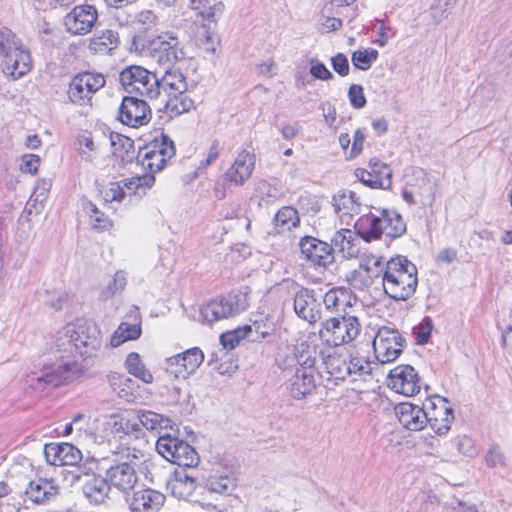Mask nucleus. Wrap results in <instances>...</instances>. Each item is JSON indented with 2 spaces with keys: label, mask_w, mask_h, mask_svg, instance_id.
<instances>
[{
  "label": "nucleus",
  "mask_w": 512,
  "mask_h": 512,
  "mask_svg": "<svg viewBox=\"0 0 512 512\" xmlns=\"http://www.w3.org/2000/svg\"><path fill=\"white\" fill-rule=\"evenodd\" d=\"M75 330L71 323L67 324L58 331L55 339V347L59 352H63L66 356H61L53 364L45 367L41 374L32 375L29 379L30 385L35 389H44L47 386L57 387L67 381L72 380L78 373V364L70 358L76 353L74 346Z\"/></svg>",
  "instance_id": "obj_1"
},
{
  "label": "nucleus",
  "mask_w": 512,
  "mask_h": 512,
  "mask_svg": "<svg viewBox=\"0 0 512 512\" xmlns=\"http://www.w3.org/2000/svg\"><path fill=\"white\" fill-rule=\"evenodd\" d=\"M382 275L386 295L396 301L413 296L418 285L417 267L404 256L391 258L386 262Z\"/></svg>",
  "instance_id": "obj_2"
},
{
  "label": "nucleus",
  "mask_w": 512,
  "mask_h": 512,
  "mask_svg": "<svg viewBox=\"0 0 512 512\" xmlns=\"http://www.w3.org/2000/svg\"><path fill=\"white\" fill-rule=\"evenodd\" d=\"M0 56H3V73L13 80L23 77L32 68L30 52L8 28L0 29Z\"/></svg>",
  "instance_id": "obj_3"
},
{
  "label": "nucleus",
  "mask_w": 512,
  "mask_h": 512,
  "mask_svg": "<svg viewBox=\"0 0 512 512\" xmlns=\"http://www.w3.org/2000/svg\"><path fill=\"white\" fill-rule=\"evenodd\" d=\"M378 212L364 215L356 222L355 228L362 239L369 242L379 239L382 234L397 238L406 231V223L398 212L388 209Z\"/></svg>",
  "instance_id": "obj_4"
},
{
  "label": "nucleus",
  "mask_w": 512,
  "mask_h": 512,
  "mask_svg": "<svg viewBox=\"0 0 512 512\" xmlns=\"http://www.w3.org/2000/svg\"><path fill=\"white\" fill-rule=\"evenodd\" d=\"M160 99L167 111L174 115L189 112L194 108V101L186 94L188 83L178 69H168L159 78Z\"/></svg>",
  "instance_id": "obj_5"
},
{
  "label": "nucleus",
  "mask_w": 512,
  "mask_h": 512,
  "mask_svg": "<svg viewBox=\"0 0 512 512\" xmlns=\"http://www.w3.org/2000/svg\"><path fill=\"white\" fill-rule=\"evenodd\" d=\"M136 43H139L143 50L149 52L151 57L163 66H172L185 57L183 45L177 34L172 31H164L143 39L138 38Z\"/></svg>",
  "instance_id": "obj_6"
},
{
  "label": "nucleus",
  "mask_w": 512,
  "mask_h": 512,
  "mask_svg": "<svg viewBox=\"0 0 512 512\" xmlns=\"http://www.w3.org/2000/svg\"><path fill=\"white\" fill-rule=\"evenodd\" d=\"M119 80L129 94H137L151 101L160 99L159 77L142 66L125 68Z\"/></svg>",
  "instance_id": "obj_7"
},
{
  "label": "nucleus",
  "mask_w": 512,
  "mask_h": 512,
  "mask_svg": "<svg viewBox=\"0 0 512 512\" xmlns=\"http://www.w3.org/2000/svg\"><path fill=\"white\" fill-rule=\"evenodd\" d=\"M361 331V324L356 316L342 315L330 317L321 324L319 337L329 346H339L353 341Z\"/></svg>",
  "instance_id": "obj_8"
},
{
  "label": "nucleus",
  "mask_w": 512,
  "mask_h": 512,
  "mask_svg": "<svg viewBox=\"0 0 512 512\" xmlns=\"http://www.w3.org/2000/svg\"><path fill=\"white\" fill-rule=\"evenodd\" d=\"M96 459H87L83 465L79 467L80 474L76 478L82 482V490L86 498L95 504L105 501L110 492V485L107 477L96 475L94 469L98 467Z\"/></svg>",
  "instance_id": "obj_9"
},
{
  "label": "nucleus",
  "mask_w": 512,
  "mask_h": 512,
  "mask_svg": "<svg viewBox=\"0 0 512 512\" xmlns=\"http://www.w3.org/2000/svg\"><path fill=\"white\" fill-rule=\"evenodd\" d=\"M254 167L255 155L247 150H242L222 175V189L216 188V195L223 198L227 189L233 186H243L250 179Z\"/></svg>",
  "instance_id": "obj_10"
},
{
  "label": "nucleus",
  "mask_w": 512,
  "mask_h": 512,
  "mask_svg": "<svg viewBox=\"0 0 512 512\" xmlns=\"http://www.w3.org/2000/svg\"><path fill=\"white\" fill-rule=\"evenodd\" d=\"M175 155V146L173 141L166 135L162 134L160 138H156L152 143L146 146L144 153H140L138 161L144 170H148V174L162 170L166 162Z\"/></svg>",
  "instance_id": "obj_11"
},
{
  "label": "nucleus",
  "mask_w": 512,
  "mask_h": 512,
  "mask_svg": "<svg viewBox=\"0 0 512 512\" xmlns=\"http://www.w3.org/2000/svg\"><path fill=\"white\" fill-rule=\"evenodd\" d=\"M247 307L246 297L243 294H229L226 297L215 299L201 308L203 321L213 323L234 317Z\"/></svg>",
  "instance_id": "obj_12"
},
{
  "label": "nucleus",
  "mask_w": 512,
  "mask_h": 512,
  "mask_svg": "<svg viewBox=\"0 0 512 512\" xmlns=\"http://www.w3.org/2000/svg\"><path fill=\"white\" fill-rule=\"evenodd\" d=\"M101 73L83 72L77 74L69 86V99L80 106L91 105L93 95L105 86Z\"/></svg>",
  "instance_id": "obj_13"
},
{
  "label": "nucleus",
  "mask_w": 512,
  "mask_h": 512,
  "mask_svg": "<svg viewBox=\"0 0 512 512\" xmlns=\"http://www.w3.org/2000/svg\"><path fill=\"white\" fill-rule=\"evenodd\" d=\"M405 346V339L400 332L386 326L379 328L373 340L377 360L381 363L395 361Z\"/></svg>",
  "instance_id": "obj_14"
},
{
  "label": "nucleus",
  "mask_w": 512,
  "mask_h": 512,
  "mask_svg": "<svg viewBox=\"0 0 512 512\" xmlns=\"http://www.w3.org/2000/svg\"><path fill=\"white\" fill-rule=\"evenodd\" d=\"M118 119L134 128L146 125L151 120V109L146 100L134 96L122 99L118 110Z\"/></svg>",
  "instance_id": "obj_15"
},
{
  "label": "nucleus",
  "mask_w": 512,
  "mask_h": 512,
  "mask_svg": "<svg viewBox=\"0 0 512 512\" xmlns=\"http://www.w3.org/2000/svg\"><path fill=\"white\" fill-rule=\"evenodd\" d=\"M387 385L404 396H413L421 388L420 377L410 365H398L393 368L388 375Z\"/></svg>",
  "instance_id": "obj_16"
},
{
  "label": "nucleus",
  "mask_w": 512,
  "mask_h": 512,
  "mask_svg": "<svg viewBox=\"0 0 512 512\" xmlns=\"http://www.w3.org/2000/svg\"><path fill=\"white\" fill-rule=\"evenodd\" d=\"M74 328V346L80 356H90L101 344L99 331L94 323L86 319H76L71 323Z\"/></svg>",
  "instance_id": "obj_17"
},
{
  "label": "nucleus",
  "mask_w": 512,
  "mask_h": 512,
  "mask_svg": "<svg viewBox=\"0 0 512 512\" xmlns=\"http://www.w3.org/2000/svg\"><path fill=\"white\" fill-rule=\"evenodd\" d=\"M427 405L430 407V410L426 407L427 424L438 435L446 434L454 420L453 410L448 406L447 399L441 396H434L428 400Z\"/></svg>",
  "instance_id": "obj_18"
},
{
  "label": "nucleus",
  "mask_w": 512,
  "mask_h": 512,
  "mask_svg": "<svg viewBox=\"0 0 512 512\" xmlns=\"http://www.w3.org/2000/svg\"><path fill=\"white\" fill-rule=\"evenodd\" d=\"M97 18L98 13L94 6L78 5L64 17V25L66 30L73 35H85L92 30Z\"/></svg>",
  "instance_id": "obj_19"
},
{
  "label": "nucleus",
  "mask_w": 512,
  "mask_h": 512,
  "mask_svg": "<svg viewBox=\"0 0 512 512\" xmlns=\"http://www.w3.org/2000/svg\"><path fill=\"white\" fill-rule=\"evenodd\" d=\"M204 360V354L198 347L186 350L167 359L166 370L176 378H187L194 373Z\"/></svg>",
  "instance_id": "obj_20"
},
{
  "label": "nucleus",
  "mask_w": 512,
  "mask_h": 512,
  "mask_svg": "<svg viewBox=\"0 0 512 512\" xmlns=\"http://www.w3.org/2000/svg\"><path fill=\"white\" fill-rule=\"evenodd\" d=\"M301 253L314 266L326 268L334 262L333 248L317 238L306 236L299 243Z\"/></svg>",
  "instance_id": "obj_21"
},
{
  "label": "nucleus",
  "mask_w": 512,
  "mask_h": 512,
  "mask_svg": "<svg viewBox=\"0 0 512 512\" xmlns=\"http://www.w3.org/2000/svg\"><path fill=\"white\" fill-rule=\"evenodd\" d=\"M110 487L128 492L137 484L139 477L135 465L127 462L116 463L106 469L105 473Z\"/></svg>",
  "instance_id": "obj_22"
},
{
  "label": "nucleus",
  "mask_w": 512,
  "mask_h": 512,
  "mask_svg": "<svg viewBox=\"0 0 512 512\" xmlns=\"http://www.w3.org/2000/svg\"><path fill=\"white\" fill-rule=\"evenodd\" d=\"M293 307L296 315L310 324L321 319L320 303L313 290L300 288L294 295Z\"/></svg>",
  "instance_id": "obj_23"
},
{
  "label": "nucleus",
  "mask_w": 512,
  "mask_h": 512,
  "mask_svg": "<svg viewBox=\"0 0 512 512\" xmlns=\"http://www.w3.org/2000/svg\"><path fill=\"white\" fill-rule=\"evenodd\" d=\"M46 461L54 466H74L82 460L81 451L69 443H50L44 446Z\"/></svg>",
  "instance_id": "obj_24"
},
{
  "label": "nucleus",
  "mask_w": 512,
  "mask_h": 512,
  "mask_svg": "<svg viewBox=\"0 0 512 512\" xmlns=\"http://www.w3.org/2000/svg\"><path fill=\"white\" fill-rule=\"evenodd\" d=\"M395 415L399 423L409 431H420L427 425L426 406L402 402L395 406Z\"/></svg>",
  "instance_id": "obj_25"
},
{
  "label": "nucleus",
  "mask_w": 512,
  "mask_h": 512,
  "mask_svg": "<svg viewBox=\"0 0 512 512\" xmlns=\"http://www.w3.org/2000/svg\"><path fill=\"white\" fill-rule=\"evenodd\" d=\"M164 502L165 495L150 488L134 492L128 501L132 512H158Z\"/></svg>",
  "instance_id": "obj_26"
},
{
  "label": "nucleus",
  "mask_w": 512,
  "mask_h": 512,
  "mask_svg": "<svg viewBox=\"0 0 512 512\" xmlns=\"http://www.w3.org/2000/svg\"><path fill=\"white\" fill-rule=\"evenodd\" d=\"M315 389L314 370L296 369L289 380L290 395L297 400L305 398Z\"/></svg>",
  "instance_id": "obj_27"
},
{
  "label": "nucleus",
  "mask_w": 512,
  "mask_h": 512,
  "mask_svg": "<svg viewBox=\"0 0 512 512\" xmlns=\"http://www.w3.org/2000/svg\"><path fill=\"white\" fill-rule=\"evenodd\" d=\"M190 8L202 17L203 25L217 23L225 10L222 0H190Z\"/></svg>",
  "instance_id": "obj_28"
},
{
  "label": "nucleus",
  "mask_w": 512,
  "mask_h": 512,
  "mask_svg": "<svg viewBox=\"0 0 512 512\" xmlns=\"http://www.w3.org/2000/svg\"><path fill=\"white\" fill-rule=\"evenodd\" d=\"M58 486L53 480L39 478L29 483L25 494L29 500L40 504L51 500L58 494Z\"/></svg>",
  "instance_id": "obj_29"
},
{
  "label": "nucleus",
  "mask_w": 512,
  "mask_h": 512,
  "mask_svg": "<svg viewBox=\"0 0 512 512\" xmlns=\"http://www.w3.org/2000/svg\"><path fill=\"white\" fill-rule=\"evenodd\" d=\"M357 237L355 233L349 229H341L337 231L331 238V246L333 252L338 250L342 257L350 259L358 255Z\"/></svg>",
  "instance_id": "obj_30"
},
{
  "label": "nucleus",
  "mask_w": 512,
  "mask_h": 512,
  "mask_svg": "<svg viewBox=\"0 0 512 512\" xmlns=\"http://www.w3.org/2000/svg\"><path fill=\"white\" fill-rule=\"evenodd\" d=\"M169 487L174 497L186 500L195 492L197 487L196 478L185 470H177L174 473V478L169 483Z\"/></svg>",
  "instance_id": "obj_31"
},
{
  "label": "nucleus",
  "mask_w": 512,
  "mask_h": 512,
  "mask_svg": "<svg viewBox=\"0 0 512 512\" xmlns=\"http://www.w3.org/2000/svg\"><path fill=\"white\" fill-rule=\"evenodd\" d=\"M119 44L118 33L111 29L97 32L89 43V49L95 54H108Z\"/></svg>",
  "instance_id": "obj_32"
},
{
  "label": "nucleus",
  "mask_w": 512,
  "mask_h": 512,
  "mask_svg": "<svg viewBox=\"0 0 512 512\" xmlns=\"http://www.w3.org/2000/svg\"><path fill=\"white\" fill-rule=\"evenodd\" d=\"M333 207L341 216H353L358 214L360 204L352 191H339L333 196Z\"/></svg>",
  "instance_id": "obj_33"
},
{
  "label": "nucleus",
  "mask_w": 512,
  "mask_h": 512,
  "mask_svg": "<svg viewBox=\"0 0 512 512\" xmlns=\"http://www.w3.org/2000/svg\"><path fill=\"white\" fill-rule=\"evenodd\" d=\"M348 363L345 357L336 352L323 357L326 372L336 380H344L348 377L349 372H351Z\"/></svg>",
  "instance_id": "obj_34"
},
{
  "label": "nucleus",
  "mask_w": 512,
  "mask_h": 512,
  "mask_svg": "<svg viewBox=\"0 0 512 512\" xmlns=\"http://www.w3.org/2000/svg\"><path fill=\"white\" fill-rule=\"evenodd\" d=\"M235 487V478L230 474L214 472L205 481V488L214 493L230 494Z\"/></svg>",
  "instance_id": "obj_35"
},
{
  "label": "nucleus",
  "mask_w": 512,
  "mask_h": 512,
  "mask_svg": "<svg viewBox=\"0 0 512 512\" xmlns=\"http://www.w3.org/2000/svg\"><path fill=\"white\" fill-rule=\"evenodd\" d=\"M296 352L298 366L296 369L313 370L316 362L317 347L307 340H302L293 346Z\"/></svg>",
  "instance_id": "obj_36"
},
{
  "label": "nucleus",
  "mask_w": 512,
  "mask_h": 512,
  "mask_svg": "<svg viewBox=\"0 0 512 512\" xmlns=\"http://www.w3.org/2000/svg\"><path fill=\"white\" fill-rule=\"evenodd\" d=\"M273 222L277 233H285L298 226L300 218L296 209L284 206L278 210Z\"/></svg>",
  "instance_id": "obj_37"
},
{
  "label": "nucleus",
  "mask_w": 512,
  "mask_h": 512,
  "mask_svg": "<svg viewBox=\"0 0 512 512\" xmlns=\"http://www.w3.org/2000/svg\"><path fill=\"white\" fill-rule=\"evenodd\" d=\"M369 168L375 180H368L374 185H378L380 189H389L392 184V170L390 167L377 158L369 161Z\"/></svg>",
  "instance_id": "obj_38"
},
{
  "label": "nucleus",
  "mask_w": 512,
  "mask_h": 512,
  "mask_svg": "<svg viewBox=\"0 0 512 512\" xmlns=\"http://www.w3.org/2000/svg\"><path fill=\"white\" fill-rule=\"evenodd\" d=\"M349 372L348 376L351 377L352 381L363 380L367 381L371 378L372 374V363L364 357H351L348 363Z\"/></svg>",
  "instance_id": "obj_39"
},
{
  "label": "nucleus",
  "mask_w": 512,
  "mask_h": 512,
  "mask_svg": "<svg viewBox=\"0 0 512 512\" xmlns=\"http://www.w3.org/2000/svg\"><path fill=\"white\" fill-rule=\"evenodd\" d=\"M136 419L147 430H159L170 426V419L150 410L137 411Z\"/></svg>",
  "instance_id": "obj_40"
},
{
  "label": "nucleus",
  "mask_w": 512,
  "mask_h": 512,
  "mask_svg": "<svg viewBox=\"0 0 512 512\" xmlns=\"http://www.w3.org/2000/svg\"><path fill=\"white\" fill-rule=\"evenodd\" d=\"M171 463L182 467H195L199 463V456L191 445L181 439L178 451Z\"/></svg>",
  "instance_id": "obj_41"
},
{
  "label": "nucleus",
  "mask_w": 512,
  "mask_h": 512,
  "mask_svg": "<svg viewBox=\"0 0 512 512\" xmlns=\"http://www.w3.org/2000/svg\"><path fill=\"white\" fill-rule=\"evenodd\" d=\"M125 365L130 374L141 379L143 382L151 383L153 381L152 373L145 368L138 353L131 352L128 354Z\"/></svg>",
  "instance_id": "obj_42"
},
{
  "label": "nucleus",
  "mask_w": 512,
  "mask_h": 512,
  "mask_svg": "<svg viewBox=\"0 0 512 512\" xmlns=\"http://www.w3.org/2000/svg\"><path fill=\"white\" fill-rule=\"evenodd\" d=\"M141 335L139 324L121 323L111 337V345L118 347L128 340H135Z\"/></svg>",
  "instance_id": "obj_43"
},
{
  "label": "nucleus",
  "mask_w": 512,
  "mask_h": 512,
  "mask_svg": "<svg viewBox=\"0 0 512 512\" xmlns=\"http://www.w3.org/2000/svg\"><path fill=\"white\" fill-rule=\"evenodd\" d=\"M155 182V177L152 174H144L141 176L126 179L123 182L124 190L126 189L130 194L138 196L144 195L146 190L151 188Z\"/></svg>",
  "instance_id": "obj_44"
},
{
  "label": "nucleus",
  "mask_w": 512,
  "mask_h": 512,
  "mask_svg": "<svg viewBox=\"0 0 512 512\" xmlns=\"http://www.w3.org/2000/svg\"><path fill=\"white\" fill-rule=\"evenodd\" d=\"M180 442L181 439L178 437L166 433L158 438L156 450L163 458L171 462L175 458Z\"/></svg>",
  "instance_id": "obj_45"
},
{
  "label": "nucleus",
  "mask_w": 512,
  "mask_h": 512,
  "mask_svg": "<svg viewBox=\"0 0 512 512\" xmlns=\"http://www.w3.org/2000/svg\"><path fill=\"white\" fill-rule=\"evenodd\" d=\"M79 155L86 162H93L99 155L98 147L94 144L90 133L84 134L78 138Z\"/></svg>",
  "instance_id": "obj_46"
},
{
  "label": "nucleus",
  "mask_w": 512,
  "mask_h": 512,
  "mask_svg": "<svg viewBox=\"0 0 512 512\" xmlns=\"http://www.w3.org/2000/svg\"><path fill=\"white\" fill-rule=\"evenodd\" d=\"M378 51L373 48L357 50L352 53V63L360 70H368L373 62L377 60Z\"/></svg>",
  "instance_id": "obj_47"
},
{
  "label": "nucleus",
  "mask_w": 512,
  "mask_h": 512,
  "mask_svg": "<svg viewBox=\"0 0 512 512\" xmlns=\"http://www.w3.org/2000/svg\"><path fill=\"white\" fill-rule=\"evenodd\" d=\"M127 285L126 272L119 270L114 274L112 281L109 283L107 288L101 292V298L107 300L114 295L122 292Z\"/></svg>",
  "instance_id": "obj_48"
},
{
  "label": "nucleus",
  "mask_w": 512,
  "mask_h": 512,
  "mask_svg": "<svg viewBox=\"0 0 512 512\" xmlns=\"http://www.w3.org/2000/svg\"><path fill=\"white\" fill-rule=\"evenodd\" d=\"M252 332V327L238 328L233 331H228L220 336V342L226 349H234L242 339L247 335V332Z\"/></svg>",
  "instance_id": "obj_49"
},
{
  "label": "nucleus",
  "mask_w": 512,
  "mask_h": 512,
  "mask_svg": "<svg viewBox=\"0 0 512 512\" xmlns=\"http://www.w3.org/2000/svg\"><path fill=\"white\" fill-rule=\"evenodd\" d=\"M277 365L285 370L298 366L296 352L293 350V346H285L279 349L276 356Z\"/></svg>",
  "instance_id": "obj_50"
},
{
  "label": "nucleus",
  "mask_w": 512,
  "mask_h": 512,
  "mask_svg": "<svg viewBox=\"0 0 512 512\" xmlns=\"http://www.w3.org/2000/svg\"><path fill=\"white\" fill-rule=\"evenodd\" d=\"M89 214L91 224L96 229H106L110 225L108 217L101 212L95 204L88 202L85 206Z\"/></svg>",
  "instance_id": "obj_51"
},
{
  "label": "nucleus",
  "mask_w": 512,
  "mask_h": 512,
  "mask_svg": "<svg viewBox=\"0 0 512 512\" xmlns=\"http://www.w3.org/2000/svg\"><path fill=\"white\" fill-rule=\"evenodd\" d=\"M112 419V429L115 433L128 434L130 432H138L140 430L136 421H132L126 417L113 415Z\"/></svg>",
  "instance_id": "obj_52"
},
{
  "label": "nucleus",
  "mask_w": 512,
  "mask_h": 512,
  "mask_svg": "<svg viewBox=\"0 0 512 512\" xmlns=\"http://www.w3.org/2000/svg\"><path fill=\"white\" fill-rule=\"evenodd\" d=\"M111 146L113 147V154L123 158L121 153L122 150L128 152L133 147V142L130 138L122 136L120 134H111L110 136Z\"/></svg>",
  "instance_id": "obj_53"
},
{
  "label": "nucleus",
  "mask_w": 512,
  "mask_h": 512,
  "mask_svg": "<svg viewBox=\"0 0 512 512\" xmlns=\"http://www.w3.org/2000/svg\"><path fill=\"white\" fill-rule=\"evenodd\" d=\"M51 181L48 179H41L37 182L35 189L31 195L30 201L35 203H43L50 192Z\"/></svg>",
  "instance_id": "obj_54"
},
{
  "label": "nucleus",
  "mask_w": 512,
  "mask_h": 512,
  "mask_svg": "<svg viewBox=\"0 0 512 512\" xmlns=\"http://www.w3.org/2000/svg\"><path fill=\"white\" fill-rule=\"evenodd\" d=\"M340 295L343 296V292H339L337 290H329L323 298V303L327 311L330 312H339L340 307L343 305V301L340 298Z\"/></svg>",
  "instance_id": "obj_55"
},
{
  "label": "nucleus",
  "mask_w": 512,
  "mask_h": 512,
  "mask_svg": "<svg viewBox=\"0 0 512 512\" xmlns=\"http://www.w3.org/2000/svg\"><path fill=\"white\" fill-rule=\"evenodd\" d=\"M348 98L351 105L356 109H361L366 105V98L361 85L352 84L348 90Z\"/></svg>",
  "instance_id": "obj_56"
},
{
  "label": "nucleus",
  "mask_w": 512,
  "mask_h": 512,
  "mask_svg": "<svg viewBox=\"0 0 512 512\" xmlns=\"http://www.w3.org/2000/svg\"><path fill=\"white\" fill-rule=\"evenodd\" d=\"M74 430L79 439L92 438V434L88 431L89 420L84 414H77L73 420Z\"/></svg>",
  "instance_id": "obj_57"
},
{
  "label": "nucleus",
  "mask_w": 512,
  "mask_h": 512,
  "mask_svg": "<svg viewBox=\"0 0 512 512\" xmlns=\"http://www.w3.org/2000/svg\"><path fill=\"white\" fill-rule=\"evenodd\" d=\"M251 327L252 330L254 329L255 333L259 335L258 338L261 339L271 336L275 331L274 323L268 318L255 320Z\"/></svg>",
  "instance_id": "obj_58"
},
{
  "label": "nucleus",
  "mask_w": 512,
  "mask_h": 512,
  "mask_svg": "<svg viewBox=\"0 0 512 512\" xmlns=\"http://www.w3.org/2000/svg\"><path fill=\"white\" fill-rule=\"evenodd\" d=\"M255 191L259 194L261 201L268 202V199H275L278 196V190L265 180L256 183Z\"/></svg>",
  "instance_id": "obj_59"
},
{
  "label": "nucleus",
  "mask_w": 512,
  "mask_h": 512,
  "mask_svg": "<svg viewBox=\"0 0 512 512\" xmlns=\"http://www.w3.org/2000/svg\"><path fill=\"white\" fill-rule=\"evenodd\" d=\"M485 462L489 467L505 466V456L497 445H493L485 456Z\"/></svg>",
  "instance_id": "obj_60"
},
{
  "label": "nucleus",
  "mask_w": 512,
  "mask_h": 512,
  "mask_svg": "<svg viewBox=\"0 0 512 512\" xmlns=\"http://www.w3.org/2000/svg\"><path fill=\"white\" fill-rule=\"evenodd\" d=\"M310 73L313 77L324 81L333 78V74L327 69V67L317 60H311Z\"/></svg>",
  "instance_id": "obj_61"
},
{
  "label": "nucleus",
  "mask_w": 512,
  "mask_h": 512,
  "mask_svg": "<svg viewBox=\"0 0 512 512\" xmlns=\"http://www.w3.org/2000/svg\"><path fill=\"white\" fill-rule=\"evenodd\" d=\"M332 67L335 72H337L340 76H346L349 73V62L347 57L338 53L336 56L331 59Z\"/></svg>",
  "instance_id": "obj_62"
},
{
  "label": "nucleus",
  "mask_w": 512,
  "mask_h": 512,
  "mask_svg": "<svg viewBox=\"0 0 512 512\" xmlns=\"http://www.w3.org/2000/svg\"><path fill=\"white\" fill-rule=\"evenodd\" d=\"M457 448L461 454L469 456V457H472L476 454V448L474 445V441L466 435L461 436L458 439Z\"/></svg>",
  "instance_id": "obj_63"
},
{
  "label": "nucleus",
  "mask_w": 512,
  "mask_h": 512,
  "mask_svg": "<svg viewBox=\"0 0 512 512\" xmlns=\"http://www.w3.org/2000/svg\"><path fill=\"white\" fill-rule=\"evenodd\" d=\"M40 158L34 154L24 155L21 163V170L26 173L33 174L37 172Z\"/></svg>",
  "instance_id": "obj_64"
}]
</instances>
